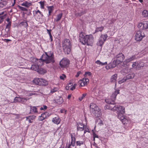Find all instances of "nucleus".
Instances as JSON below:
<instances>
[{"mask_svg": "<svg viewBox=\"0 0 148 148\" xmlns=\"http://www.w3.org/2000/svg\"><path fill=\"white\" fill-rule=\"evenodd\" d=\"M125 108L124 106L119 105H116L114 106V111L117 112V117L121 121L123 124L126 125L129 124L131 123V120L125 116Z\"/></svg>", "mask_w": 148, "mask_h": 148, "instance_id": "nucleus-1", "label": "nucleus"}, {"mask_svg": "<svg viewBox=\"0 0 148 148\" xmlns=\"http://www.w3.org/2000/svg\"><path fill=\"white\" fill-rule=\"evenodd\" d=\"M79 41L83 45L91 46L94 42V37L91 34L84 36L82 33L79 34Z\"/></svg>", "mask_w": 148, "mask_h": 148, "instance_id": "nucleus-2", "label": "nucleus"}, {"mask_svg": "<svg viewBox=\"0 0 148 148\" xmlns=\"http://www.w3.org/2000/svg\"><path fill=\"white\" fill-rule=\"evenodd\" d=\"M90 110L96 117H99L102 115L101 109L95 104L93 103H90Z\"/></svg>", "mask_w": 148, "mask_h": 148, "instance_id": "nucleus-3", "label": "nucleus"}, {"mask_svg": "<svg viewBox=\"0 0 148 148\" xmlns=\"http://www.w3.org/2000/svg\"><path fill=\"white\" fill-rule=\"evenodd\" d=\"M41 59L46 63L50 62L53 63L54 62L53 59V53L51 51H49L45 53V54L42 55Z\"/></svg>", "mask_w": 148, "mask_h": 148, "instance_id": "nucleus-4", "label": "nucleus"}, {"mask_svg": "<svg viewBox=\"0 0 148 148\" xmlns=\"http://www.w3.org/2000/svg\"><path fill=\"white\" fill-rule=\"evenodd\" d=\"M63 49L66 53L69 54L71 51V45L69 40L64 39L62 42Z\"/></svg>", "mask_w": 148, "mask_h": 148, "instance_id": "nucleus-5", "label": "nucleus"}, {"mask_svg": "<svg viewBox=\"0 0 148 148\" xmlns=\"http://www.w3.org/2000/svg\"><path fill=\"white\" fill-rule=\"evenodd\" d=\"M34 60L36 62L35 63L37 64V66L34 64L32 65L31 69L32 70L37 72L39 66L43 65L42 62L40 60L37 59L36 58H34Z\"/></svg>", "mask_w": 148, "mask_h": 148, "instance_id": "nucleus-6", "label": "nucleus"}, {"mask_svg": "<svg viewBox=\"0 0 148 148\" xmlns=\"http://www.w3.org/2000/svg\"><path fill=\"white\" fill-rule=\"evenodd\" d=\"M138 27L141 30H145L148 29V21H144L139 23Z\"/></svg>", "mask_w": 148, "mask_h": 148, "instance_id": "nucleus-7", "label": "nucleus"}, {"mask_svg": "<svg viewBox=\"0 0 148 148\" xmlns=\"http://www.w3.org/2000/svg\"><path fill=\"white\" fill-rule=\"evenodd\" d=\"M145 36L144 33L140 31H137L135 35V40L137 41H141Z\"/></svg>", "mask_w": 148, "mask_h": 148, "instance_id": "nucleus-8", "label": "nucleus"}, {"mask_svg": "<svg viewBox=\"0 0 148 148\" xmlns=\"http://www.w3.org/2000/svg\"><path fill=\"white\" fill-rule=\"evenodd\" d=\"M69 64V60L66 58L63 59L60 62V65L62 68L68 66Z\"/></svg>", "mask_w": 148, "mask_h": 148, "instance_id": "nucleus-9", "label": "nucleus"}, {"mask_svg": "<svg viewBox=\"0 0 148 148\" xmlns=\"http://www.w3.org/2000/svg\"><path fill=\"white\" fill-rule=\"evenodd\" d=\"M118 60H114L113 62H110L108 64V66L107 65L106 66V69H110L115 67L116 66L117 64L119 63H118Z\"/></svg>", "mask_w": 148, "mask_h": 148, "instance_id": "nucleus-10", "label": "nucleus"}, {"mask_svg": "<svg viewBox=\"0 0 148 148\" xmlns=\"http://www.w3.org/2000/svg\"><path fill=\"white\" fill-rule=\"evenodd\" d=\"M89 82V79L86 78H84L82 80H79L78 83L80 86H83L87 84Z\"/></svg>", "mask_w": 148, "mask_h": 148, "instance_id": "nucleus-11", "label": "nucleus"}, {"mask_svg": "<svg viewBox=\"0 0 148 148\" xmlns=\"http://www.w3.org/2000/svg\"><path fill=\"white\" fill-rule=\"evenodd\" d=\"M119 90L116 89L112 94L110 98L112 102H114L115 101L117 95L119 93Z\"/></svg>", "mask_w": 148, "mask_h": 148, "instance_id": "nucleus-12", "label": "nucleus"}, {"mask_svg": "<svg viewBox=\"0 0 148 148\" xmlns=\"http://www.w3.org/2000/svg\"><path fill=\"white\" fill-rule=\"evenodd\" d=\"M116 60H118V63H120L122 61H123L125 58V57L123 54L121 53H119L116 56Z\"/></svg>", "mask_w": 148, "mask_h": 148, "instance_id": "nucleus-13", "label": "nucleus"}, {"mask_svg": "<svg viewBox=\"0 0 148 148\" xmlns=\"http://www.w3.org/2000/svg\"><path fill=\"white\" fill-rule=\"evenodd\" d=\"M117 78V74H115L113 75L111 77L110 81L114 83L116 85V79Z\"/></svg>", "mask_w": 148, "mask_h": 148, "instance_id": "nucleus-14", "label": "nucleus"}, {"mask_svg": "<svg viewBox=\"0 0 148 148\" xmlns=\"http://www.w3.org/2000/svg\"><path fill=\"white\" fill-rule=\"evenodd\" d=\"M60 119L59 116H58L53 118L52 120V121L53 123L57 125L60 123Z\"/></svg>", "mask_w": 148, "mask_h": 148, "instance_id": "nucleus-15", "label": "nucleus"}, {"mask_svg": "<svg viewBox=\"0 0 148 148\" xmlns=\"http://www.w3.org/2000/svg\"><path fill=\"white\" fill-rule=\"evenodd\" d=\"M136 59V57L135 55H133L128 58L126 59L124 61V63H125L131 62Z\"/></svg>", "mask_w": 148, "mask_h": 148, "instance_id": "nucleus-16", "label": "nucleus"}, {"mask_svg": "<svg viewBox=\"0 0 148 148\" xmlns=\"http://www.w3.org/2000/svg\"><path fill=\"white\" fill-rule=\"evenodd\" d=\"M85 126L82 123H79L77 124V129L79 131H82L84 130Z\"/></svg>", "mask_w": 148, "mask_h": 148, "instance_id": "nucleus-17", "label": "nucleus"}, {"mask_svg": "<svg viewBox=\"0 0 148 148\" xmlns=\"http://www.w3.org/2000/svg\"><path fill=\"white\" fill-rule=\"evenodd\" d=\"M71 141L69 144H71V145H72V146L74 147L75 145V138L74 135L72 134H71Z\"/></svg>", "mask_w": 148, "mask_h": 148, "instance_id": "nucleus-18", "label": "nucleus"}, {"mask_svg": "<svg viewBox=\"0 0 148 148\" xmlns=\"http://www.w3.org/2000/svg\"><path fill=\"white\" fill-rule=\"evenodd\" d=\"M36 116L34 115H32L26 117V120L28 121L29 123H31L32 122V120L36 118Z\"/></svg>", "mask_w": 148, "mask_h": 148, "instance_id": "nucleus-19", "label": "nucleus"}, {"mask_svg": "<svg viewBox=\"0 0 148 148\" xmlns=\"http://www.w3.org/2000/svg\"><path fill=\"white\" fill-rule=\"evenodd\" d=\"M135 75L134 73H129L125 77L127 80L133 79L135 77Z\"/></svg>", "mask_w": 148, "mask_h": 148, "instance_id": "nucleus-20", "label": "nucleus"}, {"mask_svg": "<svg viewBox=\"0 0 148 148\" xmlns=\"http://www.w3.org/2000/svg\"><path fill=\"white\" fill-rule=\"evenodd\" d=\"M136 67V70H139L141 68L144 66V64L143 62L140 61H138V64Z\"/></svg>", "mask_w": 148, "mask_h": 148, "instance_id": "nucleus-21", "label": "nucleus"}, {"mask_svg": "<svg viewBox=\"0 0 148 148\" xmlns=\"http://www.w3.org/2000/svg\"><path fill=\"white\" fill-rule=\"evenodd\" d=\"M42 80V78H36L34 79L33 82L36 84L40 85L41 81Z\"/></svg>", "mask_w": 148, "mask_h": 148, "instance_id": "nucleus-22", "label": "nucleus"}, {"mask_svg": "<svg viewBox=\"0 0 148 148\" xmlns=\"http://www.w3.org/2000/svg\"><path fill=\"white\" fill-rule=\"evenodd\" d=\"M21 5L27 8H28L32 5V3H31L25 1L22 3Z\"/></svg>", "mask_w": 148, "mask_h": 148, "instance_id": "nucleus-23", "label": "nucleus"}, {"mask_svg": "<svg viewBox=\"0 0 148 148\" xmlns=\"http://www.w3.org/2000/svg\"><path fill=\"white\" fill-rule=\"evenodd\" d=\"M142 14L144 17L148 18V10H143L142 12Z\"/></svg>", "mask_w": 148, "mask_h": 148, "instance_id": "nucleus-24", "label": "nucleus"}, {"mask_svg": "<svg viewBox=\"0 0 148 148\" xmlns=\"http://www.w3.org/2000/svg\"><path fill=\"white\" fill-rule=\"evenodd\" d=\"M39 73L41 74H44L47 72V71L42 68H40V67L37 71Z\"/></svg>", "mask_w": 148, "mask_h": 148, "instance_id": "nucleus-25", "label": "nucleus"}, {"mask_svg": "<svg viewBox=\"0 0 148 148\" xmlns=\"http://www.w3.org/2000/svg\"><path fill=\"white\" fill-rule=\"evenodd\" d=\"M30 112L31 113L32 112H37V109L36 107L35 106H30Z\"/></svg>", "mask_w": 148, "mask_h": 148, "instance_id": "nucleus-26", "label": "nucleus"}, {"mask_svg": "<svg viewBox=\"0 0 148 148\" xmlns=\"http://www.w3.org/2000/svg\"><path fill=\"white\" fill-rule=\"evenodd\" d=\"M47 8L48 10L49 11V15H50L51 14V13L53 11L54 9V8L53 6H47Z\"/></svg>", "mask_w": 148, "mask_h": 148, "instance_id": "nucleus-27", "label": "nucleus"}, {"mask_svg": "<svg viewBox=\"0 0 148 148\" xmlns=\"http://www.w3.org/2000/svg\"><path fill=\"white\" fill-rule=\"evenodd\" d=\"M105 109H109L111 110L114 111V106L113 107L111 105H107L105 106Z\"/></svg>", "mask_w": 148, "mask_h": 148, "instance_id": "nucleus-28", "label": "nucleus"}, {"mask_svg": "<svg viewBox=\"0 0 148 148\" xmlns=\"http://www.w3.org/2000/svg\"><path fill=\"white\" fill-rule=\"evenodd\" d=\"M58 98L56 99V101L57 104H60L63 103V99L62 97H59Z\"/></svg>", "mask_w": 148, "mask_h": 148, "instance_id": "nucleus-29", "label": "nucleus"}, {"mask_svg": "<svg viewBox=\"0 0 148 148\" xmlns=\"http://www.w3.org/2000/svg\"><path fill=\"white\" fill-rule=\"evenodd\" d=\"M103 29L104 27L102 26L99 27H97L96 28L95 33H97L99 32H101L103 30Z\"/></svg>", "mask_w": 148, "mask_h": 148, "instance_id": "nucleus-30", "label": "nucleus"}, {"mask_svg": "<svg viewBox=\"0 0 148 148\" xmlns=\"http://www.w3.org/2000/svg\"><path fill=\"white\" fill-rule=\"evenodd\" d=\"M104 42V41H103L101 39V38H99V40L97 43V44L98 46H102Z\"/></svg>", "mask_w": 148, "mask_h": 148, "instance_id": "nucleus-31", "label": "nucleus"}, {"mask_svg": "<svg viewBox=\"0 0 148 148\" xmlns=\"http://www.w3.org/2000/svg\"><path fill=\"white\" fill-rule=\"evenodd\" d=\"M108 37V36L107 34H104L101 35L100 38L105 42Z\"/></svg>", "mask_w": 148, "mask_h": 148, "instance_id": "nucleus-32", "label": "nucleus"}, {"mask_svg": "<svg viewBox=\"0 0 148 148\" xmlns=\"http://www.w3.org/2000/svg\"><path fill=\"white\" fill-rule=\"evenodd\" d=\"M62 16V13L59 14L57 16L55 20L56 22L58 21L61 19Z\"/></svg>", "mask_w": 148, "mask_h": 148, "instance_id": "nucleus-33", "label": "nucleus"}, {"mask_svg": "<svg viewBox=\"0 0 148 148\" xmlns=\"http://www.w3.org/2000/svg\"><path fill=\"white\" fill-rule=\"evenodd\" d=\"M42 81H41L40 86H46L48 84V82L46 80L42 79Z\"/></svg>", "mask_w": 148, "mask_h": 148, "instance_id": "nucleus-34", "label": "nucleus"}, {"mask_svg": "<svg viewBox=\"0 0 148 148\" xmlns=\"http://www.w3.org/2000/svg\"><path fill=\"white\" fill-rule=\"evenodd\" d=\"M95 63L98 65H100L101 66H103L107 64V62H105L104 63H103L99 60H97L96 61Z\"/></svg>", "mask_w": 148, "mask_h": 148, "instance_id": "nucleus-35", "label": "nucleus"}, {"mask_svg": "<svg viewBox=\"0 0 148 148\" xmlns=\"http://www.w3.org/2000/svg\"><path fill=\"white\" fill-rule=\"evenodd\" d=\"M20 26H24L26 27L28 26V24L26 22L23 21L21 22L19 24Z\"/></svg>", "mask_w": 148, "mask_h": 148, "instance_id": "nucleus-36", "label": "nucleus"}, {"mask_svg": "<svg viewBox=\"0 0 148 148\" xmlns=\"http://www.w3.org/2000/svg\"><path fill=\"white\" fill-rule=\"evenodd\" d=\"M127 80L126 78L125 77H124L122 79H119L118 82L119 84H121L125 82Z\"/></svg>", "mask_w": 148, "mask_h": 148, "instance_id": "nucleus-37", "label": "nucleus"}, {"mask_svg": "<svg viewBox=\"0 0 148 148\" xmlns=\"http://www.w3.org/2000/svg\"><path fill=\"white\" fill-rule=\"evenodd\" d=\"M84 141H77L76 142V145L77 146H80L81 145H83Z\"/></svg>", "mask_w": 148, "mask_h": 148, "instance_id": "nucleus-38", "label": "nucleus"}, {"mask_svg": "<svg viewBox=\"0 0 148 148\" xmlns=\"http://www.w3.org/2000/svg\"><path fill=\"white\" fill-rule=\"evenodd\" d=\"M18 102H24L26 101L27 100V99L25 98H22L20 97H18Z\"/></svg>", "mask_w": 148, "mask_h": 148, "instance_id": "nucleus-39", "label": "nucleus"}, {"mask_svg": "<svg viewBox=\"0 0 148 148\" xmlns=\"http://www.w3.org/2000/svg\"><path fill=\"white\" fill-rule=\"evenodd\" d=\"M41 115L44 119L47 118L49 116V113L47 112H45L42 113L41 114Z\"/></svg>", "mask_w": 148, "mask_h": 148, "instance_id": "nucleus-40", "label": "nucleus"}, {"mask_svg": "<svg viewBox=\"0 0 148 148\" xmlns=\"http://www.w3.org/2000/svg\"><path fill=\"white\" fill-rule=\"evenodd\" d=\"M45 2V1H40L39 2L40 4V7L42 9H44V5Z\"/></svg>", "mask_w": 148, "mask_h": 148, "instance_id": "nucleus-41", "label": "nucleus"}, {"mask_svg": "<svg viewBox=\"0 0 148 148\" xmlns=\"http://www.w3.org/2000/svg\"><path fill=\"white\" fill-rule=\"evenodd\" d=\"M106 102L108 104H114V103H112V100H111V98L110 99H105V100Z\"/></svg>", "mask_w": 148, "mask_h": 148, "instance_id": "nucleus-42", "label": "nucleus"}, {"mask_svg": "<svg viewBox=\"0 0 148 148\" xmlns=\"http://www.w3.org/2000/svg\"><path fill=\"white\" fill-rule=\"evenodd\" d=\"M36 14L35 16H36L37 15L40 16H42V13L38 10L36 12Z\"/></svg>", "mask_w": 148, "mask_h": 148, "instance_id": "nucleus-43", "label": "nucleus"}, {"mask_svg": "<svg viewBox=\"0 0 148 148\" xmlns=\"http://www.w3.org/2000/svg\"><path fill=\"white\" fill-rule=\"evenodd\" d=\"M138 61H136L133 63L132 67L133 68H135L136 70V67L138 65Z\"/></svg>", "mask_w": 148, "mask_h": 148, "instance_id": "nucleus-44", "label": "nucleus"}, {"mask_svg": "<svg viewBox=\"0 0 148 148\" xmlns=\"http://www.w3.org/2000/svg\"><path fill=\"white\" fill-rule=\"evenodd\" d=\"M86 93H85L83 94L82 96L79 98V100L80 101H81L84 98V97L86 96Z\"/></svg>", "mask_w": 148, "mask_h": 148, "instance_id": "nucleus-45", "label": "nucleus"}, {"mask_svg": "<svg viewBox=\"0 0 148 148\" xmlns=\"http://www.w3.org/2000/svg\"><path fill=\"white\" fill-rule=\"evenodd\" d=\"M66 75L64 74H62L61 75H60V79H61L62 80H64L66 78Z\"/></svg>", "mask_w": 148, "mask_h": 148, "instance_id": "nucleus-46", "label": "nucleus"}, {"mask_svg": "<svg viewBox=\"0 0 148 148\" xmlns=\"http://www.w3.org/2000/svg\"><path fill=\"white\" fill-rule=\"evenodd\" d=\"M58 89L57 88H53L50 91L51 93H53L58 90Z\"/></svg>", "mask_w": 148, "mask_h": 148, "instance_id": "nucleus-47", "label": "nucleus"}, {"mask_svg": "<svg viewBox=\"0 0 148 148\" xmlns=\"http://www.w3.org/2000/svg\"><path fill=\"white\" fill-rule=\"evenodd\" d=\"M91 74H92L90 72H86L85 74H84V77H86L87 75L90 76L91 75Z\"/></svg>", "mask_w": 148, "mask_h": 148, "instance_id": "nucleus-48", "label": "nucleus"}, {"mask_svg": "<svg viewBox=\"0 0 148 148\" xmlns=\"http://www.w3.org/2000/svg\"><path fill=\"white\" fill-rule=\"evenodd\" d=\"M47 107L46 105H43L42 107H41L40 108V110H45L47 109Z\"/></svg>", "mask_w": 148, "mask_h": 148, "instance_id": "nucleus-49", "label": "nucleus"}, {"mask_svg": "<svg viewBox=\"0 0 148 148\" xmlns=\"http://www.w3.org/2000/svg\"><path fill=\"white\" fill-rule=\"evenodd\" d=\"M18 7L20 8V9L23 11H27V9L24 7L21 6H18Z\"/></svg>", "mask_w": 148, "mask_h": 148, "instance_id": "nucleus-50", "label": "nucleus"}, {"mask_svg": "<svg viewBox=\"0 0 148 148\" xmlns=\"http://www.w3.org/2000/svg\"><path fill=\"white\" fill-rule=\"evenodd\" d=\"M84 130V133L85 134L86 132H90V131L89 130V129L86 128V127H85Z\"/></svg>", "mask_w": 148, "mask_h": 148, "instance_id": "nucleus-51", "label": "nucleus"}, {"mask_svg": "<svg viewBox=\"0 0 148 148\" xmlns=\"http://www.w3.org/2000/svg\"><path fill=\"white\" fill-rule=\"evenodd\" d=\"M93 138H98L99 136L94 132H93Z\"/></svg>", "mask_w": 148, "mask_h": 148, "instance_id": "nucleus-52", "label": "nucleus"}, {"mask_svg": "<svg viewBox=\"0 0 148 148\" xmlns=\"http://www.w3.org/2000/svg\"><path fill=\"white\" fill-rule=\"evenodd\" d=\"M45 119L43 117V116L41 115V116H39L38 117V120L40 121H42L44 120Z\"/></svg>", "mask_w": 148, "mask_h": 148, "instance_id": "nucleus-53", "label": "nucleus"}, {"mask_svg": "<svg viewBox=\"0 0 148 148\" xmlns=\"http://www.w3.org/2000/svg\"><path fill=\"white\" fill-rule=\"evenodd\" d=\"M82 73L80 71L78 72L77 73L76 75H75V77H77L79 76V75L82 74Z\"/></svg>", "mask_w": 148, "mask_h": 148, "instance_id": "nucleus-54", "label": "nucleus"}, {"mask_svg": "<svg viewBox=\"0 0 148 148\" xmlns=\"http://www.w3.org/2000/svg\"><path fill=\"white\" fill-rule=\"evenodd\" d=\"M19 100H18V97H16L14 99V101L13 102H18Z\"/></svg>", "mask_w": 148, "mask_h": 148, "instance_id": "nucleus-55", "label": "nucleus"}, {"mask_svg": "<svg viewBox=\"0 0 148 148\" xmlns=\"http://www.w3.org/2000/svg\"><path fill=\"white\" fill-rule=\"evenodd\" d=\"M47 33H48V34H49V36H50L51 37V36H52L51 35V29L49 30L48 29H47Z\"/></svg>", "mask_w": 148, "mask_h": 148, "instance_id": "nucleus-56", "label": "nucleus"}, {"mask_svg": "<svg viewBox=\"0 0 148 148\" xmlns=\"http://www.w3.org/2000/svg\"><path fill=\"white\" fill-rule=\"evenodd\" d=\"M47 33H48V34H49V36H50L51 37V36H52L51 35V29L49 30L48 29H47Z\"/></svg>", "mask_w": 148, "mask_h": 148, "instance_id": "nucleus-57", "label": "nucleus"}, {"mask_svg": "<svg viewBox=\"0 0 148 148\" xmlns=\"http://www.w3.org/2000/svg\"><path fill=\"white\" fill-rule=\"evenodd\" d=\"M76 84H75L73 85V86L71 87V88H70V89L71 90H74V89H75V87H76Z\"/></svg>", "mask_w": 148, "mask_h": 148, "instance_id": "nucleus-58", "label": "nucleus"}, {"mask_svg": "<svg viewBox=\"0 0 148 148\" xmlns=\"http://www.w3.org/2000/svg\"><path fill=\"white\" fill-rule=\"evenodd\" d=\"M60 112L61 113H64L65 114H66V110L64 109H62L60 110Z\"/></svg>", "mask_w": 148, "mask_h": 148, "instance_id": "nucleus-59", "label": "nucleus"}, {"mask_svg": "<svg viewBox=\"0 0 148 148\" xmlns=\"http://www.w3.org/2000/svg\"><path fill=\"white\" fill-rule=\"evenodd\" d=\"M113 22L112 20H109L108 21V24H112Z\"/></svg>", "mask_w": 148, "mask_h": 148, "instance_id": "nucleus-60", "label": "nucleus"}, {"mask_svg": "<svg viewBox=\"0 0 148 148\" xmlns=\"http://www.w3.org/2000/svg\"><path fill=\"white\" fill-rule=\"evenodd\" d=\"M71 146H72V145H71V144L69 143V144L68 146H66L65 147V148H71Z\"/></svg>", "mask_w": 148, "mask_h": 148, "instance_id": "nucleus-61", "label": "nucleus"}, {"mask_svg": "<svg viewBox=\"0 0 148 148\" xmlns=\"http://www.w3.org/2000/svg\"><path fill=\"white\" fill-rule=\"evenodd\" d=\"M4 41L6 42H8V41H11V40L9 39H4Z\"/></svg>", "mask_w": 148, "mask_h": 148, "instance_id": "nucleus-62", "label": "nucleus"}, {"mask_svg": "<svg viewBox=\"0 0 148 148\" xmlns=\"http://www.w3.org/2000/svg\"><path fill=\"white\" fill-rule=\"evenodd\" d=\"M108 32V33H109V34H110V36H113L114 34V33H112L111 32V31H109Z\"/></svg>", "mask_w": 148, "mask_h": 148, "instance_id": "nucleus-63", "label": "nucleus"}, {"mask_svg": "<svg viewBox=\"0 0 148 148\" xmlns=\"http://www.w3.org/2000/svg\"><path fill=\"white\" fill-rule=\"evenodd\" d=\"M71 97V95L69 94L67 96V98L69 99Z\"/></svg>", "mask_w": 148, "mask_h": 148, "instance_id": "nucleus-64", "label": "nucleus"}]
</instances>
